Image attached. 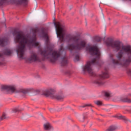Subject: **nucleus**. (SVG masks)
Masks as SVG:
<instances>
[{"mask_svg":"<svg viewBox=\"0 0 131 131\" xmlns=\"http://www.w3.org/2000/svg\"><path fill=\"white\" fill-rule=\"evenodd\" d=\"M38 31V30H37V29L33 30V37H31L29 34L25 35L24 34H21L20 32L18 31L13 33L14 35L17 34V35L14 37L15 41L19 43L16 50L19 58L23 59L26 46L29 49H31V48H33V47H38L39 46V42H36V35L35 34Z\"/></svg>","mask_w":131,"mask_h":131,"instance_id":"f257e3e1","label":"nucleus"},{"mask_svg":"<svg viewBox=\"0 0 131 131\" xmlns=\"http://www.w3.org/2000/svg\"><path fill=\"white\" fill-rule=\"evenodd\" d=\"M107 47H111L117 52H119L116 55L118 60L113 59V63L115 64L123 65L124 66H127L129 65L131 62V58L124 60L121 59L123 57L124 54H127L131 55V47L129 45H123L121 42L119 41H114L112 39L108 38L107 40L105 42ZM122 63H124L123 64Z\"/></svg>","mask_w":131,"mask_h":131,"instance_id":"f03ea898","label":"nucleus"},{"mask_svg":"<svg viewBox=\"0 0 131 131\" xmlns=\"http://www.w3.org/2000/svg\"><path fill=\"white\" fill-rule=\"evenodd\" d=\"M86 51H88L91 56H96V58L91 61H88L86 64L83 67V72L85 73L88 72L91 76H97L96 73L93 70V65H98L100 63V56H101V52L98 46H95L92 47H88L86 48Z\"/></svg>","mask_w":131,"mask_h":131,"instance_id":"7ed1b4c3","label":"nucleus"},{"mask_svg":"<svg viewBox=\"0 0 131 131\" xmlns=\"http://www.w3.org/2000/svg\"><path fill=\"white\" fill-rule=\"evenodd\" d=\"M67 38H68L69 41H73L75 43V45L71 44L67 46V49L70 51V52L73 51V50L80 51V50H82V49L85 48L86 42L85 41L81 39L80 36L68 35Z\"/></svg>","mask_w":131,"mask_h":131,"instance_id":"20e7f679","label":"nucleus"},{"mask_svg":"<svg viewBox=\"0 0 131 131\" xmlns=\"http://www.w3.org/2000/svg\"><path fill=\"white\" fill-rule=\"evenodd\" d=\"M64 51L65 49L63 48V45H61L59 51H54L53 52L52 50H50V51H41V55L43 56L45 59H49L50 62L54 63L60 58L61 52H64Z\"/></svg>","mask_w":131,"mask_h":131,"instance_id":"39448f33","label":"nucleus"},{"mask_svg":"<svg viewBox=\"0 0 131 131\" xmlns=\"http://www.w3.org/2000/svg\"><path fill=\"white\" fill-rule=\"evenodd\" d=\"M57 36L59 37L60 42L64 41V36H65V26L60 22H54Z\"/></svg>","mask_w":131,"mask_h":131,"instance_id":"423d86ee","label":"nucleus"},{"mask_svg":"<svg viewBox=\"0 0 131 131\" xmlns=\"http://www.w3.org/2000/svg\"><path fill=\"white\" fill-rule=\"evenodd\" d=\"M56 91L54 89H49L46 90L43 92V95L46 96V97H50L53 99H56V100H63L64 99V96L62 95H59L55 94Z\"/></svg>","mask_w":131,"mask_h":131,"instance_id":"0eeeda50","label":"nucleus"},{"mask_svg":"<svg viewBox=\"0 0 131 131\" xmlns=\"http://www.w3.org/2000/svg\"><path fill=\"white\" fill-rule=\"evenodd\" d=\"M97 76L98 78L94 81V83L97 84V85H102L104 84V82L102 79L103 78H108L109 77V73H108V71L105 70L104 72H103L101 75H98Z\"/></svg>","mask_w":131,"mask_h":131,"instance_id":"6e6552de","label":"nucleus"},{"mask_svg":"<svg viewBox=\"0 0 131 131\" xmlns=\"http://www.w3.org/2000/svg\"><path fill=\"white\" fill-rule=\"evenodd\" d=\"M1 91H7V92H12L14 93L16 91V87L14 85H2L1 87Z\"/></svg>","mask_w":131,"mask_h":131,"instance_id":"1a4fd4ad","label":"nucleus"},{"mask_svg":"<svg viewBox=\"0 0 131 131\" xmlns=\"http://www.w3.org/2000/svg\"><path fill=\"white\" fill-rule=\"evenodd\" d=\"M8 1H13V2H16L17 4H27L28 0H0V6H3L4 4L7 3Z\"/></svg>","mask_w":131,"mask_h":131,"instance_id":"9d476101","label":"nucleus"},{"mask_svg":"<svg viewBox=\"0 0 131 131\" xmlns=\"http://www.w3.org/2000/svg\"><path fill=\"white\" fill-rule=\"evenodd\" d=\"M29 61L36 62V61H39V58L37 57V55H36V54L33 53L29 58Z\"/></svg>","mask_w":131,"mask_h":131,"instance_id":"9b49d317","label":"nucleus"},{"mask_svg":"<svg viewBox=\"0 0 131 131\" xmlns=\"http://www.w3.org/2000/svg\"><path fill=\"white\" fill-rule=\"evenodd\" d=\"M44 129L45 130H51L53 129V127H52V125L50 124V123L48 122L44 124Z\"/></svg>","mask_w":131,"mask_h":131,"instance_id":"f8f14e48","label":"nucleus"},{"mask_svg":"<svg viewBox=\"0 0 131 131\" xmlns=\"http://www.w3.org/2000/svg\"><path fill=\"white\" fill-rule=\"evenodd\" d=\"M7 43H8V39H6L5 38H0V46L1 47H5Z\"/></svg>","mask_w":131,"mask_h":131,"instance_id":"ddd939ff","label":"nucleus"},{"mask_svg":"<svg viewBox=\"0 0 131 131\" xmlns=\"http://www.w3.org/2000/svg\"><path fill=\"white\" fill-rule=\"evenodd\" d=\"M42 34L43 35V37H44V38L45 39V42L47 46H48V45H49V41L50 40V39H49V36H48V33L45 32H42Z\"/></svg>","mask_w":131,"mask_h":131,"instance_id":"4468645a","label":"nucleus"},{"mask_svg":"<svg viewBox=\"0 0 131 131\" xmlns=\"http://www.w3.org/2000/svg\"><path fill=\"white\" fill-rule=\"evenodd\" d=\"M61 66H66L68 64V59H67V57L64 56L61 58Z\"/></svg>","mask_w":131,"mask_h":131,"instance_id":"2eb2a0df","label":"nucleus"},{"mask_svg":"<svg viewBox=\"0 0 131 131\" xmlns=\"http://www.w3.org/2000/svg\"><path fill=\"white\" fill-rule=\"evenodd\" d=\"M121 101L125 103H131V100L127 98H121Z\"/></svg>","mask_w":131,"mask_h":131,"instance_id":"dca6fc26","label":"nucleus"},{"mask_svg":"<svg viewBox=\"0 0 131 131\" xmlns=\"http://www.w3.org/2000/svg\"><path fill=\"white\" fill-rule=\"evenodd\" d=\"M11 54H12V51H11V50L9 49L6 50L4 52V55H7V56H10Z\"/></svg>","mask_w":131,"mask_h":131,"instance_id":"f3484780","label":"nucleus"},{"mask_svg":"<svg viewBox=\"0 0 131 131\" xmlns=\"http://www.w3.org/2000/svg\"><path fill=\"white\" fill-rule=\"evenodd\" d=\"M94 103L96 105H97V106H102V105H103V102L100 100L95 101Z\"/></svg>","mask_w":131,"mask_h":131,"instance_id":"a211bd4d","label":"nucleus"},{"mask_svg":"<svg viewBox=\"0 0 131 131\" xmlns=\"http://www.w3.org/2000/svg\"><path fill=\"white\" fill-rule=\"evenodd\" d=\"M85 107H93V106L91 104H85L83 106H80L79 107V109H80V110H81V108H84Z\"/></svg>","mask_w":131,"mask_h":131,"instance_id":"6ab92c4d","label":"nucleus"},{"mask_svg":"<svg viewBox=\"0 0 131 131\" xmlns=\"http://www.w3.org/2000/svg\"><path fill=\"white\" fill-rule=\"evenodd\" d=\"M116 128H117V126H110L107 130L108 131H114V130H115V129H116Z\"/></svg>","mask_w":131,"mask_h":131,"instance_id":"aec40b11","label":"nucleus"},{"mask_svg":"<svg viewBox=\"0 0 131 131\" xmlns=\"http://www.w3.org/2000/svg\"><path fill=\"white\" fill-rule=\"evenodd\" d=\"M19 93H23V94H27L28 90L27 89H20L19 91Z\"/></svg>","mask_w":131,"mask_h":131,"instance_id":"412c9836","label":"nucleus"},{"mask_svg":"<svg viewBox=\"0 0 131 131\" xmlns=\"http://www.w3.org/2000/svg\"><path fill=\"white\" fill-rule=\"evenodd\" d=\"M119 119H123V120H125V121H127V119L126 117L123 116H120L118 117Z\"/></svg>","mask_w":131,"mask_h":131,"instance_id":"4be33fe9","label":"nucleus"},{"mask_svg":"<svg viewBox=\"0 0 131 131\" xmlns=\"http://www.w3.org/2000/svg\"><path fill=\"white\" fill-rule=\"evenodd\" d=\"M111 95V93L109 91H105L104 92V96L105 97H110V95Z\"/></svg>","mask_w":131,"mask_h":131,"instance_id":"5701e85b","label":"nucleus"},{"mask_svg":"<svg viewBox=\"0 0 131 131\" xmlns=\"http://www.w3.org/2000/svg\"><path fill=\"white\" fill-rule=\"evenodd\" d=\"M74 62H78V61H79V55H76L74 59Z\"/></svg>","mask_w":131,"mask_h":131,"instance_id":"b1692460","label":"nucleus"},{"mask_svg":"<svg viewBox=\"0 0 131 131\" xmlns=\"http://www.w3.org/2000/svg\"><path fill=\"white\" fill-rule=\"evenodd\" d=\"M95 39H96V41H97V42H99V41L101 40L102 38H101V37H100L97 36L95 37Z\"/></svg>","mask_w":131,"mask_h":131,"instance_id":"393cba45","label":"nucleus"},{"mask_svg":"<svg viewBox=\"0 0 131 131\" xmlns=\"http://www.w3.org/2000/svg\"><path fill=\"white\" fill-rule=\"evenodd\" d=\"M20 111H21V110L19 109V108H14L13 110V112H20Z\"/></svg>","mask_w":131,"mask_h":131,"instance_id":"a878e982","label":"nucleus"},{"mask_svg":"<svg viewBox=\"0 0 131 131\" xmlns=\"http://www.w3.org/2000/svg\"><path fill=\"white\" fill-rule=\"evenodd\" d=\"M6 118V114H3L2 115V116L1 118V120H3V119H5Z\"/></svg>","mask_w":131,"mask_h":131,"instance_id":"bb28decb","label":"nucleus"},{"mask_svg":"<svg viewBox=\"0 0 131 131\" xmlns=\"http://www.w3.org/2000/svg\"><path fill=\"white\" fill-rule=\"evenodd\" d=\"M127 72L128 75H130L131 76V70H130L128 69L127 70Z\"/></svg>","mask_w":131,"mask_h":131,"instance_id":"cd10ccee","label":"nucleus"},{"mask_svg":"<svg viewBox=\"0 0 131 131\" xmlns=\"http://www.w3.org/2000/svg\"><path fill=\"white\" fill-rule=\"evenodd\" d=\"M113 56H114L113 54L110 55V58H113Z\"/></svg>","mask_w":131,"mask_h":131,"instance_id":"c85d7f7f","label":"nucleus"},{"mask_svg":"<svg viewBox=\"0 0 131 131\" xmlns=\"http://www.w3.org/2000/svg\"><path fill=\"white\" fill-rule=\"evenodd\" d=\"M3 56H4V55L0 53V58H3Z\"/></svg>","mask_w":131,"mask_h":131,"instance_id":"c756f323","label":"nucleus"},{"mask_svg":"<svg viewBox=\"0 0 131 131\" xmlns=\"http://www.w3.org/2000/svg\"><path fill=\"white\" fill-rule=\"evenodd\" d=\"M128 96H129V97H131V94H128Z\"/></svg>","mask_w":131,"mask_h":131,"instance_id":"7c9ffc66","label":"nucleus"},{"mask_svg":"<svg viewBox=\"0 0 131 131\" xmlns=\"http://www.w3.org/2000/svg\"><path fill=\"white\" fill-rule=\"evenodd\" d=\"M91 111H92V112H94V110H91Z\"/></svg>","mask_w":131,"mask_h":131,"instance_id":"2f4dec72","label":"nucleus"},{"mask_svg":"<svg viewBox=\"0 0 131 131\" xmlns=\"http://www.w3.org/2000/svg\"><path fill=\"white\" fill-rule=\"evenodd\" d=\"M2 64H3V63H0V65H2Z\"/></svg>","mask_w":131,"mask_h":131,"instance_id":"473e14b6","label":"nucleus"},{"mask_svg":"<svg viewBox=\"0 0 131 131\" xmlns=\"http://www.w3.org/2000/svg\"><path fill=\"white\" fill-rule=\"evenodd\" d=\"M54 20H56V19H55V18H54Z\"/></svg>","mask_w":131,"mask_h":131,"instance_id":"72a5a7b5","label":"nucleus"}]
</instances>
